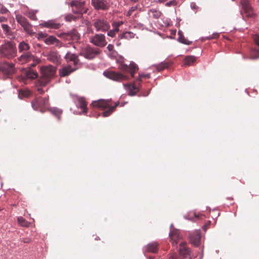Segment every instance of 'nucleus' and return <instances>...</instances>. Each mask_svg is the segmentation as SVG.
Masks as SVG:
<instances>
[{
	"label": "nucleus",
	"instance_id": "31",
	"mask_svg": "<svg viewBox=\"0 0 259 259\" xmlns=\"http://www.w3.org/2000/svg\"><path fill=\"white\" fill-rule=\"evenodd\" d=\"M170 64L171 63L169 62H163L159 64L156 65L154 66L158 71H161L165 69L168 68Z\"/></svg>",
	"mask_w": 259,
	"mask_h": 259
},
{
	"label": "nucleus",
	"instance_id": "19",
	"mask_svg": "<svg viewBox=\"0 0 259 259\" xmlns=\"http://www.w3.org/2000/svg\"><path fill=\"white\" fill-rule=\"evenodd\" d=\"M77 69L76 67H72L70 65L64 66L59 70V75L61 77H65L70 75L72 72Z\"/></svg>",
	"mask_w": 259,
	"mask_h": 259
},
{
	"label": "nucleus",
	"instance_id": "54",
	"mask_svg": "<svg viewBox=\"0 0 259 259\" xmlns=\"http://www.w3.org/2000/svg\"><path fill=\"white\" fill-rule=\"evenodd\" d=\"M194 215H195V218H200V216L202 215L201 214V215L199 214H196V213H195Z\"/></svg>",
	"mask_w": 259,
	"mask_h": 259
},
{
	"label": "nucleus",
	"instance_id": "42",
	"mask_svg": "<svg viewBox=\"0 0 259 259\" xmlns=\"http://www.w3.org/2000/svg\"><path fill=\"white\" fill-rule=\"evenodd\" d=\"M177 5V2L176 0H170L169 2L165 4L166 7H174Z\"/></svg>",
	"mask_w": 259,
	"mask_h": 259
},
{
	"label": "nucleus",
	"instance_id": "8",
	"mask_svg": "<svg viewBox=\"0 0 259 259\" xmlns=\"http://www.w3.org/2000/svg\"><path fill=\"white\" fill-rule=\"evenodd\" d=\"M119 69L122 71L128 72L132 77H134L135 72L138 70V65L134 62H131L129 65L121 63Z\"/></svg>",
	"mask_w": 259,
	"mask_h": 259
},
{
	"label": "nucleus",
	"instance_id": "28",
	"mask_svg": "<svg viewBox=\"0 0 259 259\" xmlns=\"http://www.w3.org/2000/svg\"><path fill=\"white\" fill-rule=\"evenodd\" d=\"M149 17L154 19H158L161 15L160 11L156 9H151L148 11V13Z\"/></svg>",
	"mask_w": 259,
	"mask_h": 259
},
{
	"label": "nucleus",
	"instance_id": "26",
	"mask_svg": "<svg viewBox=\"0 0 259 259\" xmlns=\"http://www.w3.org/2000/svg\"><path fill=\"white\" fill-rule=\"evenodd\" d=\"M158 244L157 242H152L145 247V249L147 252L156 253L158 251Z\"/></svg>",
	"mask_w": 259,
	"mask_h": 259
},
{
	"label": "nucleus",
	"instance_id": "18",
	"mask_svg": "<svg viewBox=\"0 0 259 259\" xmlns=\"http://www.w3.org/2000/svg\"><path fill=\"white\" fill-rule=\"evenodd\" d=\"M179 253L183 257L186 258L187 256L191 255V250L187 247L186 242L182 241L180 243Z\"/></svg>",
	"mask_w": 259,
	"mask_h": 259
},
{
	"label": "nucleus",
	"instance_id": "10",
	"mask_svg": "<svg viewBox=\"0 0 259 259\" xmlns=\"http://www.w3.org/2000/svg\"><path fill=\"white\" fill-rule=\"evenodd\" d=\"M58 36L64 40L73 41H77L80 38L79 34L75 29H73L72 31L68 32L61 33Z\"/></svg>",
	"mask_w": 259,
	"mask_h": 259
},
{
	"label": "nucleus",
	"instance_id": "55",
	"mask_svg": "<svg viewBox=\"0 0 259 259\" xmlns=\"http://www.w3.org/2000/svg\"><path fill=\"white\" fill-rule=\"evenodd\" d=\"M30 18L32 20H35L36 19V16L35 15L32 16V17H30Z\"/></svg>",
	"mask_w": 259,
	"mask_h": 259
},
{
	"label": "nucleus",
	"instance_id": "33",
	"mask_svg": "<svg viewBox=\"0 0 259 259\" xmlns=\"http://www.w3.org/2000/svg\"><path fill=\"white\" fill-rule=\"evenodd\" d=\"M178 34L179 35L178 40L180 42L187 45H190L191 44V41L185 38L181 31H178Z\"/></svg>",
	"mask_w": 259,
	"mask_h": 259
},
{
	"label": "nucleus",
	"instance_id": "49",
	"mask_svg": "<svg viewBox=\"0 0 259 259\" xmlns=\"http://www.w3.org/2000/svg\"><path fill=\"white\" fill-rule=\"evenodd\" d=\"M219 33H213L212 34V36H210L208 37V39H213V38H217L219 37Z\"/></svg>",
	"mask_w": 259,
	"mask_h": 259
},
{
	"label": "nucleus",
	"instance_id": "27",
	"mask_svg": "<svg viewBox=\"0 0 259 259\" xmlns=\"http://www.w3.org/2000/svg\"><path fill=\"white\" fill-rule=\"evenodd\" d=\"M121 22H113V26L114 28L108 31L107 34L108 36L113 37L115 36L116 33L119 31V26L121 24Z\"/></svg>",
	"mask_w": 259,
	"mask_h": 259
},
{
	"label": "nucleus",
	"instance_id": "53",
	"mask_svg": "<svg viewBox=\"0 0 259 259\" xmlns=\"http://www.w3.org/2000/svg\"><path fill=\"white\" fill-rule=\"evenodd\" d=\"M39 63H36V62H33V63H32L31 64V67H34L36 66V64H38Z\"/></svg>",
	"mask_w": 259,
	"mask_h": 259
},
{
	"label": "nucleus",
	"instance_id": "16",
	"mask_svg": "<svg viewBox=\"0 0 259 259\" xmlns=\"http://www.w3.org/2000/svg\"><path fill=\"white\" fill-rule=\"evenodd\" d=\"M241 5L242 10L248 17L254 16V11L248 0H242L241 2Z\"/></svg>",
	"mask_w": 259,
	"mask_h": 259
},
{
	"label": "nucleus",
	"instance_id": "37",
	"mask_svg": "<svg viewBox=\"0 0 259 259\" xmlns=\"http://www.w3.org/2000/svg\"><path fill=\"white\" fill-rule=\"evenodd\" d=\"M196 61V58L193 56H187L184 59L185 64L188 66L191 65Z\"/></svg>",
	"mask_w": 259,
	"mask_h": 259
},
{
	"label": "nucleus",
	"instance_id": "15",
	"mask_svg": "<svg viewBox=\"0 0 259 259\" xmlns=\"http://www.w3.org/2000/svg\"><path fill=\"white\" fill-rule=\"evenodd\" d=\"M93 25L98 31L106 32L108 31L110 27L109 23L106 20L100 19L96 20Z\"/></svg>",
	"mask_w": 259,
	"mask_h": 259
},
{
	"label": "nucleus",
	"instance_id": "3",
	"mask_svg": "<svg viewBox=\"0 0 259 259\" xmlns=\"http://www.w3.org/2000/svg\"><path fill=\"white\" fill-rule=\"evenodd\" d=\"M17 54V49L15 44L11 41H8L0 46V55L7 59L14 58Z\"/></svg>",
	"mask_w": 259,
	"mask_h": 259
},
{
	"label": "nucleus",
	"instance_id": "29",
	"mask_svg": "<svg viewBox=\"0 0 259 259\" xmlns=\"http://www.w3.org/2000/svg\"><path fill=\"white\" fill-rule=\"evenodd\" d=\"M45 42L48 45H51L54 44L58 45L60 43L59 40L53 36H50L49 37L46 38L45 40Z\"/></svg>",
	"mask_w": 259,
	"mask_h": 259
},
{
	"label": "nucleus",
	"instance_id": "21",
	"mask_svg": "<svg viewBox=\"0 0 259 259\" xmlns=\"http://www.w3.org/2000/svg\"><path fill=\"white\" fill-rule=\"evenodd\" d=\"M65 59L67 62H73L74 66L75 67L79 63V59L78 56L75 54H72L70 52H68L64 57Z\"/></svg>",
	"mask_w": 259,
	"mask_h": 259
},
{
	"label": "nucleus",
	"instance_id": "22",
	"mask_svg": "<svg viewBox=\"0 0 259 259\" xmlns=\"http://www.w3.org/2000/svg\"><path fill=\"white\" fill-rule=\"evenodd\" d=\"M40 25L44 27L55 29H59L61 26V24L57 23L56 21L54 20H50L48 21L44 22L42 23Z\"/></svg>",
	"mask_w": 259,
	"mask_h": 259
},
{
	"label": "nucleus",
	"instance_id": "4",
	"mask_svg": "<svg viewBox=\"0 0 259 259\" xmlns=\"http://www.w3.org/2000/svg\"><path fill=\"white\" fill-rule=\"evenodd\" d=\"M31 106L35 110L44 112V109L49 106V100L47 98L38 97L31 102Z\"/></svg>",
	"mask_w": 259,
	"mask_h": 259
},
{
	"label": "nucleus",
	"instance_id": "25",
	"mask_svg": "<svg viewBox=\"0 0 259 259\" xmlns=\"http://www.w3.org/2000/svg\"><path fill=\"white\" fill-rule=\"evenodd\" d=\"M49 111L54 115L59 121L61 120V115L63 113L62 109L56 107H53L49 109Z\"/></svg>",
	"mask_w": 259,
	"mask_h": 259
},
{
	"label": "nucleus",
	"instance_id": "20",
	"mask_svg": "<svg viewBox=\"0 0 259 259\" xmlns=\"http://www.w3.org/2000/svg\"><path fill=\"white\" fill-rule=\"evenodd\" d=\"M200 231H195L189 236L190 242L195 246H198L200 244Z\"/></svg>",
	"mask_w": 259,
	"mask_h": 259
},
{
	"label": "nucleus",
	"instance_id": "40",
	"mask_svg": "<svg viewBox=\"0 0 259 259\" xmlns=\"http://www.w3.org/2000/svg\"><path fill=\"white\" fill-rule=\"evenodd\" d=\"M31 94V92L29 90H20L19 93V97L22 99L24 97H28Z\"/></svg>",
	"mask_w": 259,
	"mask_h": 259
},
{
	"label": "nucleus",
	"instance_id": "9",
	"mask_svg": "<svg viewBox=\"0 0 259 259\" xmlns=\"http://www.w3.org/2000/svg\"><path fill=\"white\" fill-rule=\"evenodd\" d=\"M172 225H171V230L169 234L170 241L173 246H176L179 243H181L182 240V236L180 233L179 230L172 228Z\"/></svg>",
	"mask_w": 259,
	"mask_h": 259
},
{
	"label": "nucleus",
	"instance_id": "6",
	"mask_svg": "<svg viewBox=\"0 0 259 259\" xmlns=\"http://www.w3.org/2000/svg\"><path fill=\"white\" fill-rule=\"evenodd\" d=\"M104 75L107 78L116 81H122L126 80L128 77L120 72L113 71H105Z\"/></svg>",
	"mask_w": 259,
	"mask_h": 259
},
{
	"label": "nucleus",
	"instance_id": "23",
	"mask_svg": "<svg viewBox=\"0 0 259 259\" xmlns=\"http://www.w3.org/2000/svg\"><path fill=\"white\" fill-rule=\"evenodd\" d=\"M48 59L56 64L61 63L60 56L56 52H51L48 56Z\"/></svg>",
	"mask_w": 259,
	"mask_h": 259
},
{
	"label": "nucleus",
	"instance_id": "5",
	"mask_svg": "<svg viewBox=\"0 0 259 259\" xmlns=\"http://www.w3.org/2000/svg\"><path fill=\"white\" fill-rule=\"evenodd\" d=\"M100 51L99 49L91 48L90 47H85L82 49L79 55L83 56L88 59H93L97 55L99 54Z\"/></svg>",
	"mask_w": 259,
	"mask_h": 259
},
{
	"label": "nucleus",
	"instance_id": "41",
	"mask_svg": "<svg viewBox=\"0 0 259 259\" xmlns=\"http://www.w3.org/2000/svg\"><path fill=\"white\" fill-rule=\"evenodd\" d=\"M107 49L109 52V56L110 57L114 56L116 52L114 50V46L111 44H109L107 47Z\"/></svg>",
	"mask_w": 259,
	"mask_h": 259
},
{
	"label": "nucleus",
	"instance_id": "46",
	"mask_svg": "<svg viewBox=\"0 0 259 259\" xmlns=\"http://www.w3.org/2000/svg\"><path fill=\"white\" fill-rule=\"evenodd\" d=\"M168 259H179L176 253H170Z\"/></svg>",
	"mask_w": 259,
	"mask_h": 259
},
{
	"label": "nucleus",
	"instance_id": "43",
	"mask_svg": "<svg viewBox=\"0 0 259 259\" xmlns=\"http://www.w3.org/2000/svg\"><path fill=\"white\" fill-rule=\"evenodd\" d=\"M137 9V6L131 7L130 9V10L127 12V13L126 14V16H127V17H130L132 14L133 12L136 11Z\"/></svg>",
	"mask_w": 259,
	"mask_h": 259
},
{
	"label": "nucleus",
	"instance_id": "2",
	"mask_svg": "<svg viewBox=\"0 0 259 259\" xmlns=\"http://www.w3.org/2000/svg\"><path fill=\"white\" fill-rule=\"evenodd\" d=\"M118 102L115 103L114 106H112L110 100H105L103 99L99 100L92 102V105L94 107H98L102 110H106L103 112V116L107 117L111 115L118 106Z\"/></svg>",
	"mask_w": 259,
	"mask_h": 259
},
{
	"label": "nucleus",
	"instance_id": "39",
	"mask_svg": "<svg viewBox=\"0 0 259 259\" xmlns=\"http://www.w3.org/2000/svg\"><path fill=\"white\" fill-rule=\"evenodd\" d=\"M18 222L22 227H28L30 225V223L22 217L18 218Z\"/></svg>",
	"mask_w": 259,
	"mask_h": 259
},
{
	"label": "nucleus",
	"instance_id": "17",
	"mask_svg": "<svg viewBox=\"0 0 259 259\" xmlns=\"http://www.w3.org/2000/svg\"><path fill=\"white\" fill-rule=\"evenodd\" d=\"M1 70L5 74H11L15 72L14 64L5 62L0 65Z\"/></svg>",
	"mask_w": 259,
	"mask_h": 259
},
{
	"label": "nucleus",
	"instance_id": "34",
	"mask_svg": "<svg viewBox=\"0 0 259 259\" xmlns=\"http://www.w3.org/2000/svg\"><path fill=\"white\" fill-rule=\"evenodd\" d=\"M135 34L130 31H125L119 35L120 39H130L134 37Z\"/></svg>",
	"mask_w": 259,
	"mask_h": 259
},
{
	"label": "nucleus",
	"instance_id": "48",
	"mask_svg": "<svg viewBox=\"0 0 259 259\" xmlns=\"http://www.w3.org/2000/svg\"><path fill=\"white\" fill-rule=\"evenodd\" d=\"M47 36V34L42 32L38 33V38H45Z\"/></svg>",
	"mask_w": 259,
	"mask_h": 259
},
{
	"label": "nucleus",
	"instance_id": "30",
	"mask_svg": "<svg viewBox=\"0 0 259 259\" xmlns=\"http://www.w3.org/2000/svg\"><path fill=\"white\" fill-rule=\"evenodd\" d=\"M259 58V50L252 49L250 51V55L249 57H244V59H256Z\"/></svg>",
	"mask_w": 259,
	"mask_h": 259
},
{
	"label": "nucleus",
	"instance_id": "7",
	"mask_svg": "<svg viewBox=\"0 0 259 259\" xmlns=\"http://www.w3.org/2000/svg\"><path fill=\"white\" fill-rule=\"evenodd\" d=\"M70 5L72 12L75 14H83L87 12V9L84 8V2L73 1L71 2Z\"/></svg>",
	"mask_w": 259,
	"mask_h": 259
},
{
	"label": "nucleus",
	"instance_id": "14",
	"mask_svg": "<svg viewBox=\"0 0 259 259\" xmlns=\"http://www.w3.org/2000/svg\"><path fill=\"white\" fill-rule=\"evenodd\" d=\"M91 42L95 46L103 48L107 42L105 39V36L102 34H96L91 38Z\"/></svg>",
	"mask_w": 259,
	"mask_h": 259
},
{
	"label": "nucleus",
	"instance_id": "1",
	"mask_svg": "<svg viewBox=\"0 0 259 259\" xmlns=\"http://www.w3.org/2000/svg\"><path fill=\"white\" fill-rule=\"evenodd\" d=\"M40 71L41 76L35 82V88L39 93L44 94L45 91L42 88L48 84L54 77L56 68L52 65L44 66L40 68Z\"/></svg>",
	"mask_w": 259,
	"mask_h": 259
},
{
	"label": "nucleus",
	"instance_id": "44",
	"mask_svg": "<svg viewBox=\"0 0 259 259\" xmlns=\"http://www.w3.org/2000/svg\"><path fill=\"white\" fill-rule=\"evenodd\" d=\"M8 10L1 4H0V13L5 14Z\"/></svg>",
	"mask_w": 259,
	"mask_h": 259
},
{
	"label": "nucleus",
	"instance_id": "12",
	"mask_svg": "<svg viewBox=\"0 0 259 259\" xmlns=\"http://www.w3.org/2000/svg\"><path fill=\"white\" fill-rule=\"evenodd\" d=\"M16 19L26 32L30 34L32 33V25L28 22L25 17L21 15H17L16 16Z\"/></svg>",
	"mask_w": 259,
	"mask_h": 259
},
{
	"label": "nucleus",
	"instance_id": "50",
	"mask_svg": "<svg viewBox=\"0 0 259 259\" xmlns=\"http://www.w3.org/2000/svg\"><path fill=\"white\" fill-rule=\"evenodd\" d=\"M7 20V19L3 16H0V22H5Z\"/></svg>",
	"mask_w": 259,
	"mask_h": 259
},
{
	"label": "nucleus",
	"instance_id": "13",
	"mask_svg": "<svg viewBox=\"0 0 259 259\" xmlns=\"http://www.w3.org/2000/svg\"><path fill=\"white\" fill-rule=\"evenodd\" d=\"M91 4L97 11H107L110 8V4L106 0H91Z\"/></svg>",
	"mask_w": 259,
	"mask_h": 259
},
{
	"label": "nucleus",
	"instance_id": "32",
	"mask_svg": "<svg viewBox=\"0 0 259 259\" xmlns=\"http://www.w3.org/2000/svg\"><path fill=\"white\" fill-rule=\"evenodd\" d=\"M77 101L79 104L80 108H81L84 113L87 112V103L85 99L82 97L78 98Z\"/></svg>",
	"mask_w": 259,
	"mask_h": 259
},
{
	"label": "nucleus",
	"instance_id": "36",
	"mask_svg": "<svg viewBox=\"0 0 259 259\" xmlns=\"http://www.w3.org/2000/svg\"><path fill=\"white\" fill-rule=\"evenodd\" d=\"M30 47L29 45L25 41H22L19 45L18 49L19 52L28 51Z\"/></svg>",
	"mask_w": 259,
	"mask_h": 259
},
{
	"label": "nucleus",
	"instance_id": "24",
	"mask_svg": "<svg viewBox=\"0 0 259 259\" xmlns=\"http://www.w3.org/2000/svg\"><path fill=\"white\" fill-rule=\"evenodd\" d=\"M125 88L128 90L130 96H134L139 92V88L136 86V83L124 84Z\"/></svg>",
	"mask_w": 259,
	"mask_h": 259
},
{
	"label": "nucleus",
	"instance_id": "47",
	"mask_svg": "<svg viewBox=\"0 0 259 259\" xmlns=\"http://www.w3.org/2000/svg\"><path fill=\"white\" fill-rule=\"evenodd\" d=\"M253 38L255 44L259 46V36L257 35H254L253 36Z\"/></svg>",
	"mask_w": 259,
	"mask_h": 259
},
{
	"label": "nucleus",
	"instance_id": "56",
	"mask_svg": "<svg viewBox=\"0 0 259 259\" xmlns=\"http://www.w3.org/2000/svg\"><path fill=\"white\" fill-rule=\"evenodd\" d=\"M131 1L132 2H135H135H138L139 0H131Z\"/></svg>",
	"mask_w": 259,
	"mask_h": 259
},
{
	"label": "nucleus",
	"instance_id": "38",
	"mask_svg": "<svg viewBox=\"0 0 259 259\" xmlns=\"http://www.w3.org/2000/svg\"><path fill=\"white\" fill-rule=\"evenodd\" d=\"M2 27L5 34L8 37H11L12 36V32L10 31V27L7 24H2Z\"/></svg>",
	"mask_w": 259,
	"mask_h": 259
},
{
	"label": "nucleus",
	"instance_id": "11",
	"mask_svg": "<svg viewBox=\"0 0 259 259\" xmlns=\"http://www.w3.org/2000/svg\"><path fill=\"white\" fill-rule=\"evenodd\" d=\"M18 61L21 64H25L31 61L36 63L40 62V59L34 56L30 52H24L21 56L17 58Z\"/></svg>",
	"mask_w": 259,
	"mask_h": 259
},
{
	"label": "nucleus",
	"instance_id": "45",
	"mask_svg": "<svg viewBox=\"0 0 259 259\" xmlns=\"http://www.w3.org/2000/svg\"><path fill=\"white\" fill-rule=\"evenodd\" d=\"M142 78H150V74H139V78L138 80L140 82L141 81Z\"/></svg>",
	"mask_w": 259,
	"mask_h": 259
},
{
	"label": "nucleus",
	"instance_id": "52",
	"mask_svg": "<svg viewBox=\"0 0 259 259\" xmlns=\"http://www.w3.org/2000/svg\"><path fill=\"white\" fill-rule=\"evenodd\" d=\"M23 242L25 243H28L30 242V240L29 239H26L23 240Z\"/></svg>",
	"mask_w": 259,
	"mask_h": 259
},
{
	"label": "nucleus",
	"instance_id": "35",
	"mask_svg": "<svg viewBox=\"0 0 259 259\" xmlns=\"http://www.w3.org/2000/svg\"><path fill=\"white\" fill-rule=\"evenodd\" d=\"M26 76L28 78L35 79L38 77V74L34 70L29 69L26 72Z\"/></svg>",
	"mask_w": 259,
	"mask_h": 259
},
{
	"label": "nucleus",
	"instance_id": "51",
	"mask_svg": "<svg viewBox=\"0 0 259 259\" xmlns=\"http://www.w3.org/2000/svg\"><path fill=\"white\" fill-rule=\"evenodd\" d=\"M209 223H210V222H209L208 224H205V225H204V226H203V229L204 230H205H205L207 229V228H208V226H209Z\"/></svg>",
	"mask_w": 259,
	"mask_h": 259
}]
</instances>
